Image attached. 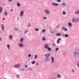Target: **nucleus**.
<instances>
[{
  "instance_id": "nucleus-30",
  "label": "nucleus",
  "mask_w": 79,
  "mask_h": 79,
  "mask_svg": "<svg viewBox=\"0 0 79 79\" xmlns=\"http://www.w3.org/2000/svg\"><path fill=\"white\" fill-rule=\"evenodd\" d=\"M37 55H35V59H37Z\"/></svg>"
},
{
  "instance_id": "nucleus-8",
  "label": "nucleus",
  "mask_w": 79,
  "mask_h": 79,
  "mask_svg": "<svg viewBox=\"0 0 79 79\" xmlns=\"http://www.w3.org/2000/svg\"><path fill=\"white\" fill-rule=\"evenodd\" d=\"M62 29L64 31H68V29L66 28V27H62Z\"/></svg>"
},
{
  "instance_id": "nucleus-12",
  "label": "nucleus",
  "mask_w": 79,
  "mask_h": 79,
  "mask_svg": "<svg viewBox=\"0 0 79 79\" xmlns=\"http://www.w3.org/2000/svg\"><path fill=\"white\" fill-rule=\"evenodd\" d=\"M73 23H76V19L75 18H73L72 20Z\"/></svg>"
},
{
  "instance_id": "nucleus-10",
  "label": "nucleus",
  "mask_w": 79,
  "mask_h": 79,
  "mask_svg": "<svg viewBox=\"0 0 79 79\" xmlns=\"http://www.w3.org/2000/svg\"><path fill=\"white\" fill-rule=\"evenodd\" d=\"M45 11L47 14H48V15L50 13V11H49L48 10H47V9H46L45 10Z\"/></svg>"
},
{
  "instance_id": "nucleus-4",
  "label": "nucleus",
  "mask_w": 79,
  "mask_h": 79,
  "mask_svg": "<svg viewBox=\"0 0 79 79\" xmlns=\"http://www.w3.org/2000/svg\"><path fill=\"white\" fill-rule=\"evenodd\" d=\"M18 46L19 47H21V48H22L24 47V45H23V44L21 43H20L18 44Z\"/></svg>"
},
{
  "instance_id": "nucleus-49",
  "label": "nucleus",
  "mask_w": 79,
  "mask_h": 79,
  "mask_svg": "<svg viewBox=\"0 0 79 79\" xmlns=\"http://www.w3.org/2000/svg\"><path fill=\"white\" fill-rule=\"evenodd\" d=\"M26 32H27V30L25 31V33H26Z\"/></svg>"
},
{
  "instance_id": "nucleus-17",
  "label": "nucleus",
  "mask_w": 79,
  "mask_h": 79,
  "mask_svg": "<svg viewBox=\"0 0 79 79\" xmlns=\"http://www.w3.org/2000/svg\"><path fill=\"white\" fill-rule=\"evenodd\" d=\"M42 40L43 41H45V40H46V38H45V37L44 36L43 37V38H42Z\"/></svg>"
},
{
  "instance_id": "nucleus-42",
  "label": "nucleus",
  "mask_w": 79,
  "mask_h": 79,
  "mask_svg": "<svg viewBox=\"0 0 79 79\" xmlns=\"http://www.w3.org/2000/svg\"><path fill=\"white\" fill-rule=\"evenodd\" d=\"M72 71L73 73H74V69H72Z\"/></svg>"
},
{
  "instance_id": "nucleus-11",
  "label": "nucleus",
  "mask_w": 79,
  "mask_h": 79,
  "mask_svg": "<svg viewBox=\"0 0 79 79\" xmlns=\"http://www.w3.org/2000/svg\"><path fill=\"white\" fill-rule=\"evenodd\" d=\"M56 77L57 78H61V75L60 74L58 73L56 75Z\"/></svg>"
},
{
  "instance_id": "nucleus-2",
  "label": "nucleus",
  "mask_w": 79,
  "mask_h": 79,
  "mask_svg": "<svg viewBox=\"0 0 79 79\" xmlns=\"http://www.w3.org/2000/svg\"><path fill=\"white\" fill-rule=\"evenodd\" d=\"M50 55L49 53H47L45 55V57H46V61H48L49 60V56Z\"/></svg>"
},
{
  "instance_id": "nucleus-43",
  "label": "nucleus",
  "mask_w": 79,
  "mask_h": 79,
  "mask_svg": "<svg viewBox=\"0 0 79 79\" xmlns=\"http://www.w3.org/2000/svg\"><path fill=\"white\" fill-rule=\"evenodd\" d=\"M17 77H19V75H17Z\"/></svg>"
},
{
  "instance_id": "nucleus-50",
  "label": "nucleus",
  "mask_w": 79,
  "mask_h": 79,
  "mask_svg": "<svg viewBox=\"0 0 79 79\" xmlns=\"http://www.w3.org/2000/svg\"><path fill=\"white\" fill-rule=\"evenodd\" d=\"M10 11H13V9H11Z\"/></svg>"
},
{
  "instance_id": "nucleus-45",
  "label": "nucleus",
  "mask_w": 79,
  "mask_h": 79,
  "mask_svg": "<svg viewBox=\"0 0 79 79\" xmlns=\"http://www.w3.org/2000/svg\"><path fill=\"white\" fill-rule=\"evenodd\" d=\"M32 69V68H29V70H31Z\"/></svg>"
},
{
  "instance_id": "nucleus-51",
  "label": "nucleus",
  "mask_w": 79,
  "mask_h": 79,
  "mask_svg": "<svg viewBox=\"0 0 79 79\" xmlns=\"http://www.w3.org/2000/svg\"><path fill=\"white\" fill-rule=\"evenodd\" d=\"M5 20V18H3V20Z\"/></svg>"
},
{
  "instance_id": "nucleus-19",
  "label": "nucleus",
  "mask_w": 79,
  "mask_h": 79,
  "mask_svg": "<svg viewBox=\"0 0 79 79\" xmlns=\"http://www.w3.org/2000/svg\"><path fill=\"white\" fill-rule=\"evenodd\" d=\"M38 31H39V28H36L35 29V31L36 32Z\"/></svg>"
},
{
  "instance_id": "nucleus-44",
  "label": "nucleus",
  "mask_w": 79,
  "mask_h": 79,
  "mask_svg": "<svg viewBox=\"0 0 79 79\" xmlns=\"http://www.w3.org/2000/svg\"><path fill=\"white\" fill-rule=\"evenodd\" d=\"M62 5H64V6H65V5L66 4H65V3H62Z\"/></svg>"
},
{
  "instance_id": "nucleus-25",
  "label": "nucleus",
  "mask_w": 79,
  "mask_h": 79,
  "mask_svg": "<svg viewBox=\"0 0 79 79\" xmlns=\"http://www.w3.org/2000/svg\"><path fill=\"white\" fill-rule=\"evenodd\" d=\"M45 31H46V30H45V29H43L42 31V32L43 33L45 32Z\"/></svg>"
},
{
  "instance_id": "nucleus-33",
  "label": "nucleus",
  "mask_w": 79,
  "mask_h": 79,
  "mask_svg": "<svg viewBox=\"0 0 79 79\" xmlns=\"http://www.w3.org/2000/svg\"><path fill=\"white\" fill-rule=\"evenodd\" d=\"M28 25H27V27H30V26H31V24H30V23H28Z\"/></svg>"
},
{
  "instance_id": "nucleus-1",
  "label": "nucleus",
  "mask_w": 79,
  "mask_h": 79,
  "mask_svg": "<svg viewBox=\"0 0 79 79\" xmlns=\"http://www.w3.org/2000/svg\"><path fill=\"white\" fill-rule=\"evenodd\" d=\"M73 55L74 57L78 58V57L79 56V50H76L75 51L73 52Z\"/></svg>"
},
{
  "instance_id": "nucleus-14",
  "label": "nucleus",
  "mask_w": 79,
  "mask_h": 79,
  "mask_svg": "<svg viewBox=\"0 0 79 79\" xmlns=\"http://www.w3.org/2000/svg\"><path fill=\"white\" fill-rule=\"evenodd\" d=\"M60 40H61V38H58V39L57 40V44H60Z\"/></svg>"
},
{
  "instance_id": "nucleus-13",
  "label": "nucleus",
  "mask_w": 79,
  "mask_h": 79,
  "mask_svg": "<svg viewBox=\"0 0 79 79\" xmlns=\"http://www.w3.org/2000/svg\"><path fill=\"white\" fill-rule=\"evenodd\" d=\"M48 47H49V45H48V44H46L44 45V48H48Z\"/></svg>"
},
{
  "instance_id": "nucleus-35",
  "label": "nucleus",
  "mask_w": 79,
  "mask_h": 79,
  "mask_svg": "<svg viewBox=\"0 0 79 79\" xmlns=\"http://www.w3.org/2000/svg\"><path fill=\"white\" fill-rule=\"evenodd\" d=\"M60 27V24H58L57 26V27H56V28H57V29H58V28L59 27Z\"/></svg>"
},
{
  "instance_id": "nucleus-52",
  "label": "nucleus",
  "mask_w": 79,
  "mask_h": 79,
  "mask_svg": "<svg viewBox=\"0 0 79 79\" xmlns=\"http://www.w3.org/2000/svg\"><path fill=\"white\" fill-rule=\"evenodd\" d=\"M4 64H6V62H4Z\"/></svg>"
},
{
  "instance_id": "nucleus-54",
  "label": "nucleus",
  "mask_w": 79,
  "mask_h": 79,
  "mask_svg": "<svg viewBox=\"0 0 79 79\" xmlns=\"http://www.w3.org/2000/svg\"><path fill=\"white\" fill-rule=\"evenodd\" d=\"M63 36H64V35H63Z\"/></svg>"
},
{
  "instance_id": "nucleus-22",
  "label": "nucleus",
  "mask_w": 79,
  "mask_h": 79,
  "mask_svg": "<svg viewBox=\"0 0 79 79\" xmlns=\"http://www.w3.org/2000/svg\"><path fill=\"white\" fill-rule=\"evenodd\" d=\"M56 35L57 36H60V35H61V34L59 33H57L56 34Z\"/></svg>"
},
{
  "instance_id": "nucleus-29",
  "label": "nucleus",
  "mask_w": 79,
  "mask_h": 79,
  "mask_svg": "<svg viewBox=\"0 0 79 79\" xmlns=\"http://www.w3.org/2000/svg\"><path fill=\"white\" fill-rule=\"evenodd\" d=\"M64 36L65 37H68L69 36V35H68L65 34Z\"/></svg>"
},
{
  "instance_id": "nucleus-16",
  "label": "nucleus",
  "mask_w": 79,
  "mask_h": 79,
  "mask_svg": "<svg viewBox=\"0 0 79 79\" xmlns=\"http://www.w3.org/2000/svg\"><path fill=\"white\" fill-rule=\"evenodd\" d=\"M12 37H13V35H10L9 36V39L10 40H11L12 39Z\"/></svg>"
},
{
  "instance_id": "nucleus-41",
  "label": "nucleus",
  "mask_w": 79,
  "mask_h": 79,
  "mask_svg": "<svg viewBox=\"0 0 79 79\" xmlns=\"http://www.w3.org/2000/svg\"><path fill=\"white\" fill-rule=\"evenodd\" d=\"M31 56V54H29L28 55V57H30V56Z\"/></svg>"
},
{
  "instance_id": "nucleus-20",
  "label": "nucleus",
  "mask_w": 79,
  "mask_h": 79,
  "mask_svg": "<svg viewBox=\"0 0 79 79\" xmlns=\"http://www.w3.org/2000/svg\"><path fill=\"white\" fill-rule=\"evenodd\" d=\"M2 10H3V8L2 7H0V13L2 12Z\"/></svg>"
},
{
  "instance_id": "nucleus-9",
  "label": "nucleus",
  "mask_w": 79,
  "mask_h": 79,
  "mask_svg": "<svg viewBox=\"0 0 79 79\" xmlns=\"http://www.w3.org/2000/svg\"><path fill=\"white\" fill-rule=\"evenodd\" d=\"M51 60H52V63H54V61H55V60L54 59V58L53 57V56L51 57Z\"/></svg>"
},
{
  "instance_id": "nucleus-23",
  "label": "nucleus",
  "mask_w": 79,
  "mask_h": 79,
  "mask_svg": "<svg viewBox=\"0 0 79 79\" xmlns=\"http://www.w3.org/2000/svg\"><path fill=\"white\" fill-rule=\"evenodd\" d=\"M35 63V61H33L31 62V64H34Z\"/></svg>"
},
{
  "instance_id": "nucleus-37",
  "label": "nucleus",
  "mask_w": 79,
  "mask_h": 79,
  "mask_svg": "<svg viewBox=\"0 0 79 79\" xmlns=\"http://www.w3.org/2000/svg\"><path fill=\"white\" fill-rule=\"evenodd\" d=\"M77 66H78V68H79V63H77Z\"/></svg>"
},
{
  "instance_id": "nucleus-27",
  "label": "nucleus",
  "mask_w": 79,
  "mask_h": 79,
  "mask_svg": "<svg viewBox=\"0 0 79 79\" xmlns=\"http://www.w3.org/2000/svg\"><path fill=\"white\" fill-rule=\"evenodd\" d=\"M79 22V19L77 18L76 19V22Z\"/></svg>"
},
{
  "instance_id": "nucleus-18",
  "label": "nucleus",
  "mask_w": 79,
  "mask_h": 79,
  "mask_svg": "<svg viewBox=\"0 0 79 79\" xmlns=\"http://www.w3.org/2000/svg\"><path fill=\"white\" fill-rule=\"evenodd\" d=\"M68 25L69 26V27H72V24L71 23L69 22L68 23Z\"/></svg>"
},
{
  "instance_id": "nucleus-55",
  "label": "nucleus",
  "mask_w": 79,
  "mask_h": 79,
  "mask_svg": "<svg viewBox=\"0 0 79 79\" xmlns=\"http://www.w3.org/2000/svg\"><path fill=\"white\" fill-rule=\"evenodd\" d=\"M4 79H6V78H4Z\"/></svg>"
},
{
  "instance_id": "nucleus-7",
  "label": "nucleus",
  "mask_w": 79,
  "mask_h": 79,
  "mask_svg": "<svg viewBox=\"0 0 79 79\" xmlns=\"http://www.w3.org/2000/svg\"><path fill=\"white\" fill-rule=\"evenodd\" d=\"M4 24H1L2 29L3 31H5V30H4Z\"/></svg>"
},
{
  "instance_id": "nucleus-24",
  "label": "nucleus",
  "mask_w": 79,
  "mask_h": 79,
  "mask_svg": "<svg viewBox=\"0 0 79 79\" xmlns=\"http://www.w3.org/2000/svg\"><path fill=\"white\" fill-rule=\"evenodd\" d=\"M59 50L58 48H57L55 49V52H58V51Z\"/></svg>"
},
{
  "instance_id": "nucleus-53",
  "label": "nucleus",
  "mask_w": 79,
  "mask_h": 79,
  "mask_svg": "<svg viewBox=\"0 0 79 79\" xmlns=\"http://www.w3.org/2000/svg\"><path fill=\"white\" fill-rule=\"evenodd\" d=\"M17 19H19V18H17Z\"/></svg>"
},
{
  "instance_id": "nucleus-36",
  "label": "nucleus",
  "mask_w": 79,
  "mask_h": 79,
  "mask_svg": "<svg viewBox=\"0 0 79 79\" xmlns=\"http://www.w3.org/2000/svg\"><path fill=\"white\" fill-rule=\"evenodd\" d=\"M39 63H36L35 64L36 66H39Z\"/></svg>"
},
{
  "instance_id": "nucleus-47",
  "label": "nucleus",
  "mask_w": 79,
  "mask_h": 79,
  "mask_svg": "<svg viewBox=\"0 0 79 79\" xmlns=\"http://www.w3.org/2000/svg\"><path fill=\"white\" fill-rule=\"evenodd\" d=\"M15 31H18V29L17 28H15Z\"/></svg>"
},
{
  "instance_id": "nucleus-28",
  "label": "nucleus",
  "mask_w": 79,
  "mask_h": 79,
  "mask_svg": "<svg viewBox=\"0 0 79 79\" xmlns=\"http://www.w3.org/2000/svg\"><path fill=\"white\" fill-rule=\"evenodd\" d=\"M47 49H48V51H51V48H47Z\"/></svg>"
},
{
  "instance_id": "nucleus-5",
  "label": "nucleus",
  "mask_w": 79,
  "mask_h": 79,
  "mask_svg": "<svg viewBox=\"0 0 79 79\" xmlns=\"http://www.w3.org/2000/svg\"><path fill=\"white\" fill-rule=\"evenodd\" d=\"M24 15V11L22 10L20 13V16H23Z\"/></svg>"
},
{
  "instance_id": "nucleus-21",
  "label": "nucleus",
  "mask_w": 79,
  "mask_h": 79,
  "mask_svg": "<svg viewBox=\"0 0 79 79\" xmlns=\"http://www.w3.org/2000/svg\"><path fill=\"white\" fill-rule=\"evenodd\" d=\"M4 14L5 16H7V15H8V13L6 11L5 12Z\"/></svg>"
},
{
  "instance_id": "nucleus-48",
  "label": "nucleus",
  "mask_w": 79,
  "mask_h": 79,
  "mask_svg": "<svg viewBox=\"0 0 79 79\" xmlns=\"http://www.w3.org/2000/svg\"><path fill=\"white\" fill-rule=\"evenodd\" d=\"M0 41H2V38L0 37Z\"/></svg>"
},
{
  "instance_id": "nucleus-46",
  "label": "nucleus",
  "mask_w": 79,
  "mask_h": 79,
  "mask_svg": "<svg viewBox=\"0 0 79 79\" xmlns=\"http://www.w3.org/2000/svg\"><path fill=\"white\" fill-rule=\"evenodd\" d=\"M25 68H27V66L26 65H25Z\"/></svg>"
},
{
  "instance_id": "nucleus-32",
  "label": "nucleus",
  "mask_w": 79,
  "mask_h": 79,
  "mask_svg": "<svg viewBox=\"0 0 79 79\" xmlns=\"http://www.w3.org/2000/svg\"><path fill=\"white\" fill-rule=\"evenodd\" d=\"M17 6H21V5H20V4L19 2L17 3Z\"/></svg>"
},
{
  "instance_id": "nucleus-31",
  "label": "nucleus",
  "mask_w": 79,
  "mask_h": 79,
  "mask_svg": "<svg viewBox=\"0 0 79 79\" xmlns=\"http://www.w3.org/2000/svg\"><path fill=\"white\" fill-rule=\"evenodd\" d=\"M43 19H47V17H43Z\"/></svg>"
},
{
  "instance_id": "nucleus-39",
  "label": "nucleus",
  "mask_w": 79,
  "mask_h": 79,
  "mask_svg": "<svg viewBox=\"0 0 79 79\" xmlns=\"http://www.w3.org/2000/svg\"><path fill=\"white\" fill-rule=\"evenodd\" d=\"M56 45L55 44H53V47H55Z\"/></svg>"
},
{
  "instance_id": "nucleus-38",
  "label": "nucleus",
  "mask_w": 79,
  "mask_h": 79,
  "mask_svg": "<svg viewBox=\"0 0 79 79\" xmlns=\"http://www.w3.org/2000/svg\"><path fill=\"white\" fill-rule=\"evenodd\" d=\"M57 2H61V0H57Z\"/></svg>"
},
{
  "instance_id": "nucleus-6",
  "label": "nucleus",
  "mask_w": 79,
  "mask_h": 79,
  "mask_svg": "<svg viewBox=\"0 0 79 79\" xmlns=\"http://www.w3.org/2000/svg\"><path fill=\"white\" fill-rule=\"evenodd\" d=\"M52 5L53 6H58L59 4L58 3L53 2L52 3Z\"/></svg>"
},
{
  "instance_id": "nucleus-3",
  "label": "nucleus",
  "mask_w": 79,
  "mask_h": 79,
  "mask_svg": "<svg viewBox=\"0 0 79 79\" xmlns=\"http://www.w3.org/2000/svg\"><path fill=\"white\" fill-rule=\"evenodd\" d=\"M21 66V64H17L14 66V68H18Z\"/></svg>"
},
{
  "instance_id": "nucleus-40",
  "label": "nucleus",
  "mask_w": 79,
  "mask_h": 79,
  "mask_svg": "<svg viewBox=\"0 0 79 79\" xmlns=\"http://www.w3.org/2000/svg\"><path fill=\"white\" fill-rule=\"evenodd\" d=\"M9 2H12V1H13V0H8Z\"/></svg>"
},
{
  "instance_id": "nucleus-34",
  "label": "nucleus",
  "mask_w": 79,
  "mask_h": 79,
  "mask_svg": "<svg viewBox=\"0 0 79 79\" xmlns=\"http://www.w3.org/2000/svg\"><path fill=\"white\" fill-rule=\"evenodd\" d=\"M62 13L63 15H66V12H64V11Z\"/></svg>"
},
{
  "instance_id": "nucleus-15",
  "label": "nucleus",
  "mask_w": 79,
  "mask_h": 79,
  "mask_svg": "<svg viewBox=\"0 0 79 79\" xmlns=\"http://www.w3.org/2000/svg\"><path fill=\"white\" fill-rule=\"evenodd\" d=\"M7 47L8 48V50H10V45L9 44H8L7 45Z\"/></svg>"
},
{
  "instance_id": "nucleus-26",
  "label": "nucleus",
  "mask_w": 79,
  "mask_h": 79,
  "mask_svg": "<svg viewBox=\"0 0 79 79\" xmlns=\"http://www.w3.org/2000/svg\"><path fill=\"white\" fill-rule=\"evenodd\" d=\"M20 41L21 42H23V39L21 38L20 40Z\"/></svg>"
}]
</instances>
